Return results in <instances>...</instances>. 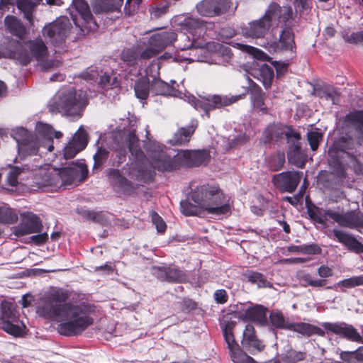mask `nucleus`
Masks as SVG:
<instances>
[{
	"label": "nucleus",
	"mask_w": 363,
	"mask_h": 363,
	"mask_svg": "<svg viewBox=\"0 0 363 363\" xmlns=\"http://www.w3.org/2000/svg\"><path fill=\"white\" fill-rule=\"evenodd\" d=\"M191 199L199 208L210 214L220 216L230 212L227 197L218 186L208 184L196 186L191 193Z\"/></svg>",
	"instance_id": "2"
},
{
	"label": "nucleus",
	"mask_w": 363,
	"mask_h": 363,
	"mask_svg": "<svg viewBox=\"0 0 363 363\" xmlns=\"http://www.w3.org/2000/svg\"><path fill=\"white\" fill-rule=\"evenodd\" d=\"M152 274L161 281L169 282H184L186 281V275L175 267H153Z\"/></svg>",
	"instance_id": "21"
},
{
	"label": "nucleus",
	"mask_w": 363,
	"mask_h": 363,
	"mask_svg": "<svg viewBox=\"0 0 363 363\" xmlns=\"http://www.w3.org/2000/svg\"><path fill=\"white\" fill-rule=\"evenodd\" d=\"M214 298L217 303H225L228 300L227 293L224 289H219L214 293Z\"/></svg>",
	"instance_id": "63"
},
{
	"label": "nucleus",
	"mask_w": 363,
	"mask_h": 363,
	"mask_svg": "<svg viewBox=\"0 0 363 363\" xmlns=\"http://www.w3.org/2000/svg\"><path fill=\"white\" fill-rule=\"evenodd\" d=\"M294 45V34L290 28H285L281 31L277 48L292 50Z\"/></svg>",
	"instance_id": "35"
},
{
	"label": "nucleus",
	"mask_w": 363,
	"mask_h": 363,
	"mask_svg": "<svg viewBox=\"0 0 363 363\" xmlns=\"http://www.w3.org/2000/svg\"><path fill=\"white\" fill-rule=\"evenodd\" d=\"M35 129L39 136L43 140L42 146L47 149L48 152L52 151L54 148L52 145L53 136L57 139L62 137V133L60 131H54L52 128L48 124L38 123L36 125Z\"/></svg>",
	"instance_id": "22"
},
{
	"label": "nucleus",
	"mask_w": 363,
	"mask_h": 363,
	"mask_svg": "<svg viewBox=\"0 0 363 363\" xmlns=\"http://www.w3.org/2000/svg\"><path fill=\"white\" fill-rule=\"evenodd\" d=\"M48 54V48L42 39L36 38L26 43V48L18 50L16 55L20 63L28 65L33 57L41 61Z\"/></svg>",
	"instance_id": "8"
},
{
	"label": "nucleus",
	"mask_w": 363,
	"mask_h": 363,
	"mask_svg": "<svg viewBox=\"0 0 363 363\" xmlns=\"http://www.w3.org/2000/svg\"><path fill=\"white\" fill-rule=\"evenodd\" d=\"M87 142V133L83 126H80L72 140L64 148V157L65 159L73 158L78 152L85 148Z\"/></svg>",
	"instance_id": "18"
},
{
	"label": "nucleus",
	"mask_w": 363,
	"mask_h": 363,
	"mask_svg": "<svg viewBox=\"0 0 363 363\" xmlns=\"http://www.w3.org/2000/svg\"><path fill=\"white\" fill-rule=\"evenodd\" d=\"M144 49L140 45L127 48L123 50L121 53V60L129 66H133L138 64L143 60H148L143 57Z\"/></svg>",
	"instance_id": "28"
},
{
	"label": "nucleus",
	"mask_w": 363,
	"mask_h": 363,
	"mask_svg": "<svg viewBox=\"0 0 363 363\" xmlns=\"http://www.w3.org/2000/svg\"><path fill=\"white\" fill-rule=\"evenodd\" d=\"M72 23L66 16H61L54 22L45 26L43 29V34L48 38L54 45L63 43L70 33Z\"/></svg>",
	"instance_id": "7"
},
{
	"label": "nucleus",
	"mask_w": 363,
	"mask_h": 363,
	"mask_svg": "<svg viewBox=\"0 0 363 363\" xmlns=\"http://www.w3.org/2000/svg\"><path fill=\"white\" fill-rule=\"evenodd\" d=\"M321 252V249L315 244L303 246V253L308 255H318Z\"/></svg>",
	"instance_id": "62"
},
{
	"label": "nucleus",
	"mask_w": 363,
	"mask_h": 363,
	"mask_svg": "<svg viewBox=\"0 0 363 363\" xmlns=\"http://www.w3.org/2000/svg\"><path fill=\"white\" fill-rule=\"evenodd\" d=\"M329 211H333L331 209L324 210L323 208H315L313 209H309L308 214L312 220L315 222L318 223L320 224H325L328 220V218H330L328 216Z\"/></svg>",
	"instance_id": "41"
},
{
	"label": "nucleus",
	"mask_w": 363,
	"mask_h": 363,
	"mask_svg": "<svg viewBox=\"0 0 363 363\" xmlns=\"http://www.w3.org/2000/svg\"><path fill=\"white\" fill-rule=\"evenodd\" d=\"M24 170V168L18 167H11V171L7 177L8 183L12 186H15L18 184V176Z\"/></svg>",
	"instance_id": "58"
},
{
	"label": "nucleus",
	"mask_w": 363,
	"mask_h": 363,
	"mask_svg": "<svg viewBox=\"0 0 363 363\" xmlns=\"http://www.w3.org/2000/svg\"><path fill=\"white\" fill-rule=\"evenodd\" d=\"M320 96L321 99L331 101L334 104L339 103V93L332 86L325 87L323 89L320 93Z\"/></svg>",
	"instance_id": "49"
},
{
	"label": "nucleus",
	"mask_w": 363,
	"mask_h": 363,
	"mask_svg": "<svg viewBox=\"0 0 363 363\" xmlns=\"http://www.w3.org/2000/svg\"><path fill=\"white\" fill-rule=\"evenodd\" d=\"M150 77L147 75L139 79L135 84L134 90L135 96L140 99H145L148 96L151 87L150 86Z\"/></svg>",
	"instance_id": "36"
},
{
	"label": "nucleus",
	"mask_w": 363,
	"mask_h": 363,
	"mask_svg": "<svg viewBox=\"0 0 363 363\" xmlns=\"http://www.w3.org/2000/svg\"><path fill=\"white\" fill-rule=\"evenodd\" d=\"M245 96V94L233 96L214 95L208 99V102L210 106H212L213 108H220L237 102L238 101L243 99Z\"/></svg>",
	"instance_id": "31"
},
{
	"label": "nucleus",
	"mask_w": 363,
	"mask_h": 363,
	"mask_svg": "<svg viewBox=\"0 0 363 363\" xmlns=\"http://www.w3.org/2000/svg\"><path fill=\"white\" fill-rule=\"evenodd\" d=\"M270 23L266 18L252 21L242 28L244 36L252 38H262L267 33Z\"/></svg>",
	"instance_id": "20"
},
{
	"label": "nucleus",
	"mask_w": 363,
	"mask_h": 363,
	"mask_svg": "<svg viewBox=\"0 0 363 363\" xmlns=\"http://www.w3.org/2000/svg\"><path fill=\"white\" fill-rule=\"evenodd\" d=\"M252 75L260 80L262 82L264 86L266 89H268L272 84L274 71L272 68L269 65H262L259 69L254 70V72L252 73Z\"/></svg>",
	"instance_id": "33"
},
{
	"label": "nucleus",
	"mask_w": 363,
	"mask_h": 363,
	"mask_svg": "<svg viewBox=\"0 0 363 363\" xmlns=\"http://www.w3.org/2000/svg\"><path fill=\"white\" fill-rule=\"evenodd\" d=\"M237 45L241 50L252 55L255 58L264 60L267 57V55L264 52L256 48L242 43H238Z\"/></svg>",
	"instance_id": "52"
},
{
	"label": "nucleus",
	"mask_w": 363,
	"mask_h": 363,
	"mask_svg": "<svg viewBox=\"0 0 363 363\" xmlns=\"http://www.w3.org/2000/svg\"><path fill=\"white\" fill-rule=\"evenodd\" d=\"M151 164L155 169L161 172H170L176 169L173 158L162 150L152 155Z\"/></svg>",
	"instance_id": "25"
},
{
	"label": "nucleus",
	"mask_w": 363,
	"mask_h": 363,
	"mask_svg": "<svg viewBox=\"0 0 363 363\" xmlns=\"http://www.w3.org/2000/svg\"><path fill=\"white\" fill-rule=\"evenodd\" d=\"M269 318L272 325L275 328L288 329V325H290V323H288L282 313L279 311H272L270 313Z\"/></svg>",
	"instance_id": "47"
},
{
	"label": "nucleus",
	"mask_w": 363,
	"mask_h": 363,
	"mask_svg": "<svg viewBox=\"0 0 363 363\" xmlns=\"http://www.w3.org/2000/svg\"><path fill=\"white\" fill-rule=\"evenodd\" d=\"M333 233L335 238L339 242L344 245L349 250L356 253L363 252V244L351 234L339 229H334Z\"/></svg>",
	"instance_id": "23"
},
{
	"label": "nucleus",
	"mask_w": 363,
	"mask_h": 363,
	"mask_svg": "<svg viewBox=\"0 0 363 363\" xmlns=\"http://www.w3.org/2000/svg\"><path fill=\"white\" fill-rule=\"evenodd\" d=\"M242 345L243 347L247 348L252 354H254L255 351L260 352L264 347L262 342L257 338L255 328L250 324L246 325L243 332Z\"/></svg>",
	"instance_id": "24"
},
{
	"label": "nucleus",
	"mask_w": 363,
	"mask_h": 363,
	"mask_svg": "<svg viewBox=\"0 0 363 363\" xmlns=\"http://www.w3.org/2000/svg\"><path fill=\"white\" fill-rule=\"evenodd\" d=\"M285 162V156L284 153H278L271 157L268 162V165L272 171H278L281 169Z\"/></svg>",
	"instance_id": "50"
},
{
	"label": "nucleus",
	"mask_w": 363,
	"mask_h": 363,
	"mask_svg": "<svg viewBox=\"0 0 363 363\" xmlns=\"http://www.w3.org/2000/svg\"><path fill=\"white\" fill-rule=\"evenodd\" d=\"M342 358L350 363H363V347L354 352H344L341 354Z\"/></svg>",
	"instance_id": "48"
},
{
	"label": "nucleus",
	"mask_w": 363,
	"mask_h": 363,
	"mask_svg": "<svg viewBox=\"0 0 363 363\" xmlns=\"http://www.w3.org/2000/svg\"><path fill=\"white\" fill-rule=\"evenodd\" d=\"M328 216L344 228L353 229L363 227V214L356 211L340 213L333 210L329 211Z\"/></svg>",
	"instance_id": "16"
},
{
	"label": "nucleus",
	"mask_w": 363,
	"mask_h": 363,
	"mask_svg": "<svg viewBox=\"0 0 363 363\" xmlns=\"http://www.w3.org/2000/svg\"><path fill=\"white\" fill-rule=\"evenodd\" d=\"M245 277L249 281L255 284L258 287H271L272 285L261 273L247 271L245 274Z\"/></svg>",
	"instance_id": "39"
},
{
	"label": "nucleus",
	"mask_w": 363,
	"mask_h": 363,
	"mask_svg": "<svg viewBox=\"0 0 363 363\" xmlns=\"http://www.w3.org/2000/svg\"><path fill=\"white\" fill-rule=\"evenodd\" d=\"M87 104V98L83 91L68 89L60 91L48 104L50 111L62 112L71 116L79 118Z\"/></svg>",
	"instance_id": "3"
},
{
	"label": "nucleus",
	"mask_w": 363,
	"mask_h": 363,
	"mask_svg": "<svg viewBox=\"0 0 363 363\" xmlns=\"http://www.w3.org/2000/svg\"><path fill=\"white\" fill-rule=\"evenodd\" d=\"M235 326V323L233 321L227 322L223 328V335L225 337V341L228 345L230 351L231 352V357L233 358V362L236 363H244L247 362H253L254 359L243 353L239 347V345L235 342L233 334V329Z\"/></svg>",
	"instance_id": "11"
},
{
	"label": "nucleus",
	"mask_w": 363,
	"mask_h": 363,
	"mask_svg": "<svg viewBox=\"0 0 363 363\" xmlns=\"http://www.w3.org/2000/svg\"><path fill=\"white\" fill-rule=\"evenodd\" d=\"M40 62V67L44 71H49L50 69L57 67L60 65V62L57 60H41Z\"/></svg>",
	"instance_id": "61"
},
{
	"label": "nucleus",
	"mask_w": 363,
	"mask_h": 363,
	"mask_svg": "<svg viewBox=\"0 0 363 363\" xmlns=\"http://www.w3.org/2000/svg\"><path fill=\"white\" fill-rule=\"evenodd\" d=\"M345 121L355 129L358 138L363 140V111L349 113L346 116Z\"/></svg>",
	"instance_id": "32"
},
{
	"label": "nucleus",
	"mask_w": 363,
	"mask_h": 363,
	"mask_svg": "<svg viewBox=\"0 0 363 363\" xmlns=\"http://www.w3.org/2000/svg\"><path fill=\"white\" fill-rule=\"evenodd\" d=\"M18 219L17 215L6 205L0 206V223H13Z\"/></svg>",
	"instance_id": "46"
},
{
	"label": "nucleus",
	"mask_w": 363,
	"mask_h": 363,
	"mask_svg": "<svg viewBox=\"0 0 363 363\" xmlns=\"http://www.w3.org/2000/svg\"><path fill=\"white\" fill-rule=\"evenodd\" d=\"M177 35L172 30H162L151 35L146 43L143 56L152 58L160 54L165 48L173 44Z\"/></svg>",
	"instance_id": "5"
},
{
	"label": "nucleus",
	"mask_w": 363,
	"mask_h": 363,
	"mask_svg": "<svg viewBox=\"0 0 363 363\" xmlns=\"http://www.w3.org/2000/svg\"><path fill=\"white\" fill-rule=\"evenodd\" d=\"M123 0H101L100 6L103 11H113L120 9Z\"/></svg>",
	"instance_id": "51"
},
{
	"label": "nucleus",
	"mask_w": 363,
	"mask_h": 363,
	"mask_svg": "<svg viewBox=\"0 0 363 363\" xmlns=\"http://www.w3.org/2000/svg\"><path fill=\"white\" fill-rule=\"evenodd\" d=\"M60 170V187L72 184L74 182H82L87 176L86 166L82 163H72Z\"/></svg>",
	"instance_id": "13"
},
{
	"label": "nucleus",
	"mask_w": 363,
	"mask_h": 363,
	"mask_svg": "<svg viewBox=\"0 0 363 363\" xmlns=\"http://www.w3.org/2000/svg\"><path fill=\"white\" fill-rule=\"evenodd\" d=\"M359 285H363V276L351 277L336 284L337 286L345 288H352Z\"/></svg>",
	"instance_id": "56"
},
{
	"label": "nucleus",
	"mask_w": 363,
	"mask_h": 363,
	"mask_svg": "<svg viewBox=\"0 0 363 363\" xmlns=\"http://www.w3.org/2000/svg\"><path fill=\"white\" fill-rule=\"evenodd\" d=\"M123 138L127 143L129 150L133 156H135L137 160H142L144 157V153L139 146V139L133 131L124 132Z\"/></svg>",
	"instance_id": "29"
},
{
	"label": "nucleus",
	"mask_w": 363,
	"mask_h": 363,
	"mask_svg": "<svg viewBox=\"0 0 363 363\" xmlns=\"http://www.w3.org/2000/svg\"><path fill=\"white\" fill-rule=\"evenodd\" d=\"M6 30L12 35L19 39H23L26 36V29L21 21L16 16L8 15L4 18Z\"/></svg>",
	"instance_id": "27"
},
{
	"label": "nucleus",
	"mask_w": 363,
	"mask_h": 363,
	"mask_svg": "<svg viewBox=\"0 0 363 363\" xmlns=\"http://www.w3.org/2000/svg\"><path fill=\"white\" fill-rule=\"evenodd\" d=\"M325 328L336 335L342 336L351 341L362 342V337L357 330L351 325L345 323H327Z\"/></svg>",
	"instance_id": "19"
},
{
	"label": "nucleus",
	"mask_w": 363,
	"mask_h": 363,
	"mask_svg": "<svg viewBox=\"0 0 363 363\" xmlns=\"http://www.w3.org/2000/svg\"><path fill=\"white\" fill-rule=\"evenodd\" d=\"M230 4L229 0H202L197 4L196 9L202 16L213 17L228 11Z\"/></svg>",
	"instance_id": "14"
},
{
	"label": "nucleus",
	"mask_w": 363,
	"mask_h": 363,
	"mask_svg": "<svg viewBox=\"0 0 363 363\" xmlns=\"http://www.w3.org/2000/svg\"><path fill=\"white\" fill-rule=\"evenodd\" d=\"M0 325L7 333L15 336L21 335L26 329L25 325L19 321L12 303L6 301L0 306Z\"/></svg>",
	"instance_id": "6"
},
{
	"label": "nucleus",
	"mask_w": 363,
	"mask_h": 363,
	"mask_svg": "<svg viewBox=\"0 0 363 363\" xmlns=\"http://www.w3.org/2000/svg\"><path fill=\"white\" fill-rule=\"evenodd\" d=\"M322 137V134L318 131H310L308 133V140L313 150H317Z\"/></svg>",
	"instance_id": "57"
},
{
	"label": "nucleus",
	"mask_w": 363,
	"mask_h": 363,
	"mask_svg": "<svg viewBox=\"0 0 363 363\" xmlns=\"http://www.w3.org/2000/svg\"><path fill=\"white\" fill-rule=\"evenodd\" d=\"M191 150H185L179 151L174 156V163L176 164V169L179 167H191Z\"/></svg>",
	"instance_id": "43"
},
{
	"label": "nucleus",
	"mask_w": 363,
	"mask_h": 363,
	"mask_svg": "<svg viewBox=\"0 0 363 363\" xmlns=\"http://www.w3.org/2000/svg\"><path fill=\"white\" fill-rule=\"evenodd\" d=\"M182 213L187 216L196 215L199 211L198 206L192 204L188 201H182L180 203Z\"/></svg>",
	"instance_id": "54"
},
{
	"label": "nucleus",
	"mask_w": 363,
	"mask_h": 363,
	"mask_svg": "<svg viewBox=\"0 0 363 363\" xmlns=\"http://www.w3.org/2000/svg\"><path fill=\"white\" fill-rule=\"evenodd\" d=\"M151 217L153 223L156 225L157 231L160 233L164 232L166 229V224L162 218L155 212L152 213Z\"/></svg>",
	"instance_id": "60"
},
{
	"label": "nucleus",
	"mask_w": 363,
	"mask_h": 363,
	"mask_svg": "<svg viewBox=\"0 0 363 363\" xmlns=\"http://www.w3.org/2000/svg\"><path fill=\"white\" fill-rule=\"evenodd\" d=\"M147 77L152 78L151 91L157 95L174 96L176 90L167 83L158 78L159 67L156 64H151L146 69Z\"/></svg>",
	"instance_id": "17"
},
{
	"label": "nucleus",
	"mask_w": 363,
	"mask_h": 363,
	"mask_svg": "<svg viewBox=\"0 0 363 363\" xmlns=\"http://www.w3.org/2000/svg\"><path fill=\"white\" fill-rule=\"evenodd\" d=\"M281 8L278 4L273 3L270 4L268 10L262 18L269 21L270 26H272L274 22L281 18Z\"/></svg>",
	"instance_id": "44"
},
{
	"label": "nucleus",
	"mask_w": 363,
	"mask_h": 363,
	"mask_svg": "<svg viewBox=\"0 0 363 363\" xmlns=\"http://www.w3.org/2000/svg\"><path fill=\"white\" fill-rule=\"evenodd\" d=\"M16 4L18 9L24 13L25 18L31 23L33 21L32 13L35 6V4L30 0H17Z\"/></svg>",
	"instance_id": "42"
},
{
	"label": "nucleus",
	"mask_w": 363,
	"mask_h": 363,
	"mask_svg": "<svg viewBox=\"0 0 363 363\" xmlns=\"http://www.w3.org/2000/svg\"><path fill=\"white\" fill-rule=\"evenodd\" d=\"M21 222L13 228V233L16 237L40 233L43 229V224L40 218L33 213H26L21 215Z\"/></svg>",
	"instance_id": "10"
},
{
	"label": "nucleus",
	"mask_w": 363,
	"mask_h": 363,
	"mask_svg": "<svg viewBox=\"0 0 363 363\" xmlns=\"http://www.w3.org/2000/svg\"><path fill=\"white\" fill-rule=\"evenodd\" d=\"M42 181L40 184L45 186H52L54 188H60V170L55 169L50 165H48L45 168L40 171Z\"/></svg>",
	"instance_id": "26"
},
{
	"label": "nucleus",
	"mask_w": 363,
	"mask_h": 363,
	"mask_svg": "<svg viewBox=\"0 0 363 363\" xmlns=\"http://www.w3.org/2000/svg\"><path fill=\"white\" fill-rule=\"evenodd\" d=\"M247 80L249 81L250 91L254 106L262 108L264 104L262 89L249 77H247Z\"/></svg>",
	"instance_id": "38"
},
{
	"label": "nucleus",
	"mask_w": 363,
	"mask_h": 363,
	"mask_svg": "<svg viewBox=\"0 0 363 363\" xmlns=\"http://www.w3.org/2000/svg\"><path fill=\"white\" fill-rule=\"evenodd\" d=\"M108 157V151L102 147H99L96 152L94 155V168L95 169L100 167L102 165V164L106 160Z\"/></svg>",
	"instance_id": "55"
},
{
	"label": "nucleus",
	"mask_w": 363,
	"mask_h": 363,
	"mask_svg": "<svg viewBox=\"0 0 363 363\" xmlns=\"http://www.w3.org/2000/svg\"><path fill=\"white\" fill-rule=\"evenodd\" d=\"M72 4L80 17V19H74L75 25L84 33L95 30L97 25L93 18L88 4L84 0H72Z\"/></svg>",
	"instance_id": "9"
},
{
	"label": "nucleus",
	"mask_w": 363,
	"mask_h": 363,
	"mask_svg": "<svg viewBox=\"0 0 363 363\" xmlns=\"http://www.w3.org/2000/svg\"><path fill=\"white\" fill-rule=\"evenodd\" d=\"M285 135L289 140L288 143L291 144L287 152L289 162L302 168L305 164L306 155L300 147V135L292 132H286Z\"/></svg>",
	"instance_id": "15"
},
{
	"label": "nucleus",
	"mask_w": 363,
	"mask_h": 363,
	"mask_svg": "<svg viewBox=\"0 0 363 363\" xmlns=\"http://www.w3.org/2000/svg\"><path fill=\"white\" fill-rule=\"evenodd\" d=\"M333 269L332 268L322 265L318 269V274L322 278H328L333 276Z\"/></svg>",
	"instance_id": "64"
},
{
	"label": "nucleus",
	"mask_w": 363,
	"mask_h": 363,
	"mask_svg": "<svg viewBox=\"0 0 363 363\" xmlns=\"http://www.w3.org/2000/svg\"><path fill=\"white\" fill-rule=\"evenodd\" d=\"M288 329L307 336L318 334L320 331V328L308 323H290Z\"/></svg>",
	"instance_id": "37"
},
{
	"label": "nucleus",
	"mask_w": 363,
	"mask_h": 363,
	"mask_svg": "<svg viewBox=\"0 0 363 363\" xmlns=\"http://www.w3.org/2000/svg\"><path fill=\"white\" fill-rule=\"evenodd\" d=\"M12 135L18 144V155L15 159V162L18 158L23 160L28 156L36 155L40 147H43L42 146L43 140L39 136V134L37 133L36 135H33L23 128H19L13 130Z\"/></svg>",
	"instance_id": "4"
},
{
	"label": "nucleus",
	"mask_w": 363,
	"mask_h": 363,
	"mask_svg": "<svg viewBox=\"0 0 363 363\" xmlns=\"http://www.w3.org/2000/svg\"><path fill=\"white\" fill-rule=\"evenodd\" d=\"M69 297L68 291L52 289L47 297L44 310L52 320L57 321V331L65 336L77 335L93 324L90 316L91 307L86 304L65 303Z\"/></svg>",
	"instance_id": "1"
},
{
	"label": "nucleus",
	"mask_w": 363,
	"mask_h": 363,
	"mask_svg": "<svg viewBox=\"0 0 363 363\" xmlns=\"http://www.w3.org/2000/svg\"><path fill=\"white\" fill-rule=\"evenodd\" d=\"M197 127L196 121H192L186 128H181L174 134L169 142L172 145H183L188 143Z\"/></svg>",
	"instance_id": "30"
},
{
	"label": "nucleus",
	"mask_w": 363,
	"mask_h": 363,
	"mask_svg": "<svg viewBox=\"0 0 363 363\" xmlns=\"http://www.w3.org/2000/svg\"><path fill=\"white\" fill-rule=\"evenodd\" d=\"M181 26L183 30L193 35V39L195 36L200 35L204 28L201 21L193 18H185Z\"/></svg>",
	"instance_id": "34"
},
{
	"label": "nucleus",
	"mask_w": 363,
	"mask_h": 363,
	"mask_svg": "<svg viewBox=\"0 0 363 363\" xmlns=\"http://www.w3.org/2000/svg\"><path fill=\"white\" fill-rule=\"evenodd\" d=\"M303 172L298 171L284 172L272 178L274 184L281 191L292 193L299 184Z\"/></svg>",
	"instance_id": "12"
},
{
	"label": "nucleus",
	"mask_w": 363,
	"mask_h": 363,
	"mask_svg": "<svg viewBox=\"0 0 363 363\" xmlns=\"http://www.w3.org/2000/svg\"><path fill=\"white\" fill-rule=\"evenodd\" d=\"M209 155L206 150H191V167H196L208 162Z\"/></svg>",
	"instance_id": "40"
},
{
	"label": "nucleus",
	"mask_w": 363,
	"mask_h": 363,
	"mask_svg": "<svg viewBox=\"0 0 363 363\" xmlns=\"http://www.w3.org/2000/svg\"><path fill=\"white\" fill-rule=\"evenodd\" d=\"M250 314L258 321H263L266 319V308L262 306H256L251 309Z\"/></svg>",
	"instance_id": "59"
},
{
	"label": "nucleus",
	"mask_w": 363,
	"mask_h": 363,
	"mask_svg": "<svg viewBox=\"0 0 363 363\" xmlns=\"http://www.w3.org/2000/svg\"><path fill=\"white\" fill-rule=\"evenodd\" d=\"M301 281L303 286H311L313 287L323 286L326 281L324 279H313L308 274H305L301 276Z\"/></svg>",
	"instance_id": "53"
},
{
	"label": "nucleus",
	"mask_w": 363,
	"mask_h": 363,
	"mask_svg": "<svg viewBox=\"0 0 363 363\" xmlns=\"http://www.w3.org/2000/svg\"><path fill=\"white\" fill-rule=\"evenodd\" d=\"M108 177L113 185L118 187H125L128 186V182L120 174L118 169H109L108 171Z\"/></svg>",
	"instance_id": "45"
}]
</instances>
